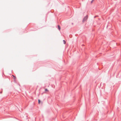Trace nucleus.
I'll return each mask as SVG.
<instances>
[{
  "instance_id": "nucleus-1",
  "label": "nucleus",
  "mask_w": 121,
  "mask_h": 121,
  "mask_svg": "<svg viewBox=\"0 0 121 121\" xmlns=\"http://www.w3.org/2000/svg\"><path fill=\"white\" fill-rule=\"evenodd\" d=\"M88 17L87 16L84 17L83 20V22H84L86 21L87 20Z\"/></svg>"
},
{
  "instance_id": "nucleus-2",
  "label": "nucleus",
  "mask_w": 121,
  "mask_h": 121,
  "mask_svg": "<svg viewBox=\"0 0 121 121\" xmlns=\"http://www.w3.org/2000/svg\"><path fill=\"white\" fill-rule=\"evenodd\" d=\"M12 76L13 77V79H14V80L15 81L16 80V77L15 76H14L13 75H12Z\"/></svg>"
},
{
  "instance_id": "nucleus-3",
  "label": "nucleus",
  "mask_w": 121,
  "mask_h": 121,
  "mask_svg": "<svg viewBox=\"0 0 121 121\" xmlns=\"http://www.w3.org/2000/svg\"><path fill=\"white\" fill-rule=\"evenodd\" d=\"M58 29H59V30H60V26L59 25H58Z\"/></svg>"
},
{
  "instance_id": "nucleus-4",
  "label": "nucleus",
  "mask_w": 121,
  "mask_h": 121,
  "mask_svg": "<svg viewBox=\"0 0 121 121\" xmlns=\"http://www.w3.org/2000/svg\"><path fill=\"white\" fill-rule=\"evenodd\" d=\"M45 91L46 92H48L49 91L47 89H45Z\"/></svg>"
},
{
  "instance_id": "nucleus-5",
  "label": "nucleus",
  "mask_w": 121,
  "mask_h": 121,
  "mask_svg": "<svg viewBox=\"0 0 121 121\" xmlns=\"http://www.w3.org/2000/svg\"><path fill=\"white\" fill-rule=\"evenodd\" d=\"M63 42L64 43V44H65V43H66V42H65V40H63Z\"/></svg>"
},
{
  "instance_id": "nucleus-6",
  "label": "nucleus",
  "mask_w": 121,
  "mask_h": 121,
  "mask_svg": "<svg viewBox=\"0 0 121 121\" xmlns=\"http://www.w3.org/2000/svg\"><path fill=\"white\" fill-rule=\"evenodd\" d=\"M40 101L39 99L38 100V103L39 104L40 103Z\"/></svg>"
},
{
  "instance_id": "nucleus-7",
  "label": "nucleus",
  "mask_w": 121,
  "mask_h": 121,
  "mask_svg": "<svg viewBox=\"0 0 121 121\" xmlns=\"http://www.w3.org/2000/svg\"><path fill=\"white\" fill-rule=\"evenodd\" d=\"M94 0H92V1H91V3H92L93 2V1Z\"/></svg>"
}]
</instances>
